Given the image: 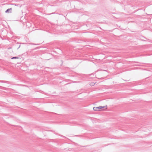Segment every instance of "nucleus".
<instances>
[{"label":"nucleus","instance_id":"f03ea898","mask_svg":"<svg viewBox=\"0 0 152 152\" xmlns=\"http://www.w3.org/2000/svg\"><path fill=\"white\" fill-rule=\"evenodd\" d=\"M106 107V109H107V106H99V107H93V109L94 111H99L100 109H101L102 108H104Z\"/></svg>","mask_w":152,"mask_h":152},{"label":"nucleus","instance_id":"7ed1b4c3","mask_svg":"<svg viewBox=\"0 0 152 152\" xmlns=\"http://www.w3.org/2000/svg\"><path fill=\"white\" fill-rule=\"evenodd\" d=\"M12 8L7 9L5 12L7 13H9L12 12Z\"/></svg>","mask_w":152,"mask_h":152},{"label":"nucleus","instance_id":"f257e3e1","mask_svg":"<svg viewBox=\"0 0 152 152\" xmlns=\"http://www.w3.org/2000/svg\"><path fill=\"white\" fill-rule=\"evenodd\" d=\"M28 20H20V22L22 23L23 25H26V26H28V27L31 26V24L30 23L26 21Z\"/></svg>","mask_w":152,"mask_h":152},{"label":"nucleus","instance_id":"6e6552de","mask_svg":"<svg viewBox=\"0 0 152 152\" xmlns=\"http://www.w3.org/2000/svg\"><path fill=\"white\" fill-rule=\"evenodd\" d=\"M93 84H94V83H92V84H91V85H93Z\"/></svg>","mask_w":152,"mask_h":152},{"label":"nucleus","instance_id":"9d476101","mask_svg":"<svg viewBox=\"0 0 152 152\" xmlns=\"http://www.w3.org/2000/svg\"><path fill=\"white\" fill-rule=\"evenodd\" d=\"M61 61L62 62V63H63V61Z\"/></svg>","mask_w":152,"mask_h":152},{"label":"nucleus","instance_id":"0eeeda50","mask_svg":"<svg viewBox=\"0 0 152 152\" xmlns=\"http://www.w3.org/2000/svg\"><path fill=\"white\" fill-rule=\"evenodd\" d=\"M93 84H94V83H92V84H91V85H93Z\"/></svg>","mask_w":152,"mask_h":152},{"label":"nucleus","instance_id":"423d86ee","mask_svg":"<svg viewBox=\"0 0 152 152\" xmlns=\"http://www.w3.org/2000/svg\"><path fill=\"white\" fill-rule=\"evenodd\" d=\"M20 45L19 46V47L17 49H18L20 48Z\"/></svg>","mask_w":152,"mask_h":152},{"label":"nucleus","instance_id":"39448f33","mask_svg":"<svg viewBox=\"0 0 152 152\" xmlns=\"http://www.w3.org/2000/svg\"><path fill=\"white\" fill-rule=\"evenodd\" d=\"M6 81H3V80H0V82H4V83H6Z\"/></svg>","mask_w":152,"mask_h":152},{"label":"nucleus","instance_id":"1a4fd4ad","mask_svg":"<svg viewBox=\"0 0 152 152\" xmlns=\"http://www.w3.org/2000/svg\"><path fill=\"white\" fill-rule=\"evenodd\" d=\"M93 84H94V83H92V84H91V85H93Z\"/></svg>","mask_w":152,"mask_h":152},{"label":"nucleus","instance_id":"20e7f679","mask_svg":"<svg viewBox=\"0 0 152 152\" xmlns=\"http://www.w3.org/2000/svg\"><path fill=\"white\" fill-rule=\"evenodd\" d=\"M12 59H18L19 58V57H13L11 58Z\"/></svg>","mask_w":152,"mask_h":152}]
</instances>
